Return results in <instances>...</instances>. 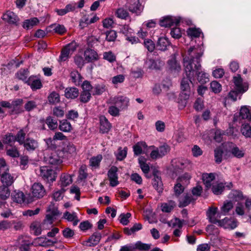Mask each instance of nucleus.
<instances>
[{
    "label": "nucleus",
    "instance_id": "nucleus-13",
    "mask_svg": "<svg viewBox=\"0 0 251 251\" xmlns=\"http://www.w3.org/2000/svg\"><path fill=\"white\" fill-rule=\"evenodd\" d=\"M117 172L118 168L116 166H112L108 171V177L112 187H115L119 184Z\"/></svg>",
    "mask_w": 251,
    "mask_h": 251
},
{
    "label": "nucleus",
    "instance_id": "nucleus-60",
    "mask_svg": "<svg viewBox=\"0 0 251 251\" xmlns=\"http://www.w3.org/2000/svg\"><path fill=\"white\" fill-rule=\"evenodd\" d=\"M92 94L90 92L82 90L79 97L80 100L83 103L87 102L90 100Z\"/></svg>",
    "mask_w": 251,
    "mask_h": 251
},
{
    "label": "nucleus",
    "instance_id": "nucleus-51",
    "mask_svg": "<svg viewBox=\"0 0 251 251\" xmlns=\"http://www.w3.org/2000/svg\"><path fill=\"white\" fill-rule=\"evenodd\" d=\"M48 99L49 102L51 104H56L60 101L59 95L54 91L50 93Z\"/></svg>",
    "mask_w": 251,
    "mask_h": 251
},
{
    "label": "nucleus",
    "instance_id": "nucleus-49",
    "mask_svg": "<svg viewBox=\"0 0 251 251\" xmlns=\"http://www.w3.org/2000/svg\"><path fill=\"white\" fill-rule=\"evenodd\" d=\"M176 204L174 201H170L168 202L163 203L161 205V210L164 212H171Z\"/></svg>",
    "mask_w": 251,
    "mask_h": 251
},
{
    "label": "nucleus",
    "instance_id": "nucleus-2",
    "mask_svg": "<svg viewBox=\"0 0 251 251\" xmlns=\"http://www.w3.org/2000/svg\"><path fill=\"white\" fill-rule=\"evenodd\" d=\"M245 154V150L239 148L231 142H224L214 150L215 162L219 164L222 161L223 156L225 159L232 157L238 159L243 158Z\"/></svg>",
    "mask_w": 251,
    "mask_h": 251
},
{
    "label": "nucleus",
    "instance_id": "nucleus-7",
    "mask_svg": "<svg viewBox=\"0 0 251 251\" xmlns=\"http://www.w3.org/2000/svg\"><path fill=\"white\" fill-rule=\"evenodd\" d=\"M40 176L45 181L48 182H52L56 177L55 171L47 166L40 168Z\"/></svg>",
    "mask_w": 251,
    "mask_h": 251
},
{
    "label": "nucleus",
    "instance_id": "nucleus-6",
    "mask_svg": "<svg viewBox=\"0 0 251 251\" xmlns=\"http://www.w3.org/2000/svg\"><path fill=\"white\" fill-rule=\"evenodd\" d=\"M50 155L49 157H45V161L52 165V166H57L62 162L61 157H62L60 152V149H57V150H54L52 148H48V151H50Z\"/></svg>",
    "mask_w": 251,
    "mask_h": 251
},
{
    "label": "nucleus",
    "instance_id": "nucleus-21",
    "mask_svg": "<svg viewBox=\"0 0 251 251\" xmlns=\"http://www.w3.org/2000/svg\"><path fill=\"white\" fill-rule=\"evenodd\" d=\"M62 143V150L59 151L60 154L63 157L67 156L69 154H73L75 152V149L73 144L69 142H61Z\"/></svg>",
    "mask_w": 251,
    "mask_h": 251
},
{
    "label": "nucleus",
    "instance_id": "nucleus-45",
    "mask_svg": "<svg viewBox=\"0 0 251 251\" xmlns=\"http://www.w3.org/2000/svg\"><path fill=\"white\" fill-rule=\"evenodd\" d=\"M46 124L51 130L56 129L58 126L57 120L51 116H49L46 118Z\"/></svg>",
    "mask_w": 251,
    "mask_h": 251
},
{
    "label": "nucleus",
    "instance_id": "nucleus-5",
    "mask_svg": "<svg viewBox=\"0 0 251 251\" xmlns=\"http://www.w3.org/2000/svg\"><path fill=\"white\" fill-rule=\"evenodd\" d=\"M77 46V44L74 41L64 46L61 50L59 60L61 61H65L68 60L76 50Z\"/></svg>",
    "mask_w": 251,
    "mask_h": 251
},
{
    "label": "nucleus",
    "instance_id": "nucleus-35",
    "mask_svg": "<svg viewBox=\"0 0 251 251\" xmlns=\"http://www.w3.org/2000/svg\"><path fill=\"white\" fill-rule=\"evenodd\" d=\"M39 23V21L38 18L34 17L24 21L23 23V27L25 29H29L36 25Z\"/></svg>",
    "mask_w": 251,
    "mask_h": 251
},
{
    "label": "nucleus",
    "instance_id": "nucleus-19",
    "mask_svg": "<svg viewBox=\"0 0 251 251\" xmlns=\"http://www.w3.org/2000/svg\"><path fill=\"white\" fill-rule=\"evenodd\" d=\"M180 20L175 17L172 16H167L164 17L160 21V25L163 27H171L172 25H177L179 23Z\"/></svg>",
    "mask_w": 251,
    "mask_h": 251
},
{
    "label": "nucleus",
    "instance_id": "nucleus-56",
    "mask_svg": "<svg viewBox=\"0 0 251 251\" xmlns=\"http://www.w3.org/2000/svg\"><path fill=\"white\" fill-rule=\"evenodd\" d=\"M193 79H191L187 77V78H183L181 81V89L182 91H187L188 92L190 91V86H189V82L192 83Z\"/></svg>",
    "mask_w": 251,
    "mask_h": 251
},
{
    "label": "nucleus",
    "instance_id": "nucleus-57",
    "mask_svg": "<svg viewBox=\"0 0 251 251\" xmlns=\"http://www.w3.org/2000/svg\"><path fill=\"white\" fill-rule=\"evenodd\" d=\"M20 143L29 151H34L38 147L37 142H20Z\"/></svg>",
    "mask_w": 251,
    "mask_h": 251
},
{
    "label": "nucleus",
    "instance_id": "nucleus-27",
    "mask_svg": "<svg viewBox=\"0 0 251 251\" xmlns=\"http://www.w3.org/2000/svg\"><path fill=\"white\" fill-rule=\"evenodd\" d=\"M85 60L88 62H92L98 59L97 53L94 50L87 49L84 52Z\"/></svg>",
    "mask_w": 251,
    "mask_h": 251
},
{
    "label": "nucleus",
    "instance_id": "nucleus-39",
    "mask_svg": "<svg viewBox=\"0 0 251 251\" xmlns=\"http://www.w3.org/2000/svg\"><path fill=\"white\" fill-rule=\"evenodd\" d=\"M233 203L229 201H225L222 206L221 207V213L223 215H227L228 212L233 208Z\"/></svg>",
    "mask_w": 251,
    "mask_h": 251
},
{
    "label": "nucleus",
    "instance_id": "nucleus-42",
    "mask_svg": "<svg viewBox=\"0 0 251 251\" xmlns=\"http://www.w3.org/2000/svg\"><path fill=\"white\" fill-rule=\"evenodd\" d=\"M185 220H181L178 218H175L172 219L168 223V226L172 227H177L181 228L183 225L185 224Z\"/></svg>",
    "mask_w": 251,
    "mask_h": 251
},
{
    "label": "nucleus",
    "instance_id": "nucleus-33",
    "mask_svg": "<svg viewBox=\"0 0 251 251\" xmlns=\"http://www.w3.org/2000/svg\"><path fill=\"white\" fill-rule=\"evenodd\" d=\"M152 183L154 189H155L158 193L162 192L163 190V184L160 176L154 175Z\"/></svg>",
    "mask_w": 251,
    "mask_h": 251
},
{
    "label": "nucleus",
    "instance_id": "nucleus-31",
    "mask_svg": "<svg viewBox=\"0 0 251 251\" xmlns=\"http://www.w3.org/2000/svg\"><path fill=\"white\" fill-rule=\"evenodd\" d=\"M78 95V89L75 87H69L65 89V96L67 99H75Z\"/></svg>",
    "mask_w": 251,
    "mask_h": 251
},
{
    "label": "nucleus",
    "instance_id": "nucleus-22",
    "mask_svg": "<svg viewBox=\"0 0 251 251\" xmlns=\"http://www.w3.org/2000/svg\"><path fill=\"white\" fill-rule=\"evenodd\" d=\"M8 155L12 157H17L19 156V152L15 146H13L12 142H3Z\"/></svg>",
    "mask_w": 251,
    "mask_h": 251
},
{
    "label": "nucleus",
    "instance_id": "nucleus-43",
    "mask_svg": "<svg viewBox=\"0 0 251 251\" xmlns=\"http://www.w3.org/2000/svg\"><path fill=\"white\" fill-rule=\"evenodd\" d=\"M169 44V41L167 38L165 37H161L159 38L158 40L157 47L159 50H165L167 49V48Z\"/></svg>",
    "mask_w": 251,
    "mask_h": 251
},
{
    "label": "nucleus",
    "instance_id": "nucleus-59",
    "mask_svg": "<svg viewBox=\"0 0 251 251\" xmlns=\"http://www.w3.org/2000/svg\"><path fill=\"white\" fill-rule=\"evenodd\" d=\"M191 176L188 173H185L177 179V182L183 185H187L189 182Z\"/></svg>",
    "mask_w": 251,
    "mask_h": 251
},
{
    "label": "nucleus",
    "instance_id": "nucleus-26",
    "mask_svg": "<svg viewBox=\"0 0 251 251\" xmlns=\"http://www.w3.org/2000/svg\"><path fill=\"white\" fill-rule=\"evenodd\" d=\"M2 19L10 24H16L18 21V17L13 12L8 11L4 13Z\"/></svg>",
    "mask_w": 251,
    "mask_h": 251
},
{
    "label": "nucleus",
    "instance_id": "nucleus-38",
    "mask_svg": "<svg viewBox=\"0 0 251 251\" xmlns=\"http://www.w3.org/2000/svg\"><path fill=\"white\" fill-rule=\"evenodd\" d=\"M28 74L29 71L27 69H21L16 73L15 76L19 80H22L25 83V81L28 79Z\"/></svg>",
    "mask_w": 251,
    "mask_h": 251
},
{
    "label": "nucleus",
    "instance_id": "nucleus-62",
    "mask_svg": "<svg viewBox=\"0 0 251 251\" xmlns=\"http://www.w3.org/2000/svg\"><path fill=\"white\" fill-rule=\"evenodd\" d=\"M126 148H125L123 150L121 148H120L116 154L117 159L119 160H122L126 157Z\"/></svg>",
    "mask_w": 251,
    "mask_h": 251
},
{
    "label": "nucleus",
    "instance_id": "nucleus-29",
    "mask_svg": "<svg viewBox=\"0 0 251 251\" xmlns=\"http://www.w3.org/2000/svg\"><path fill=\"white\" fill-rule=\"evenodd\" d=\"M63 217L69 222H73L74 226H76L79 221L76 213L75 212L66 211L64 213Z\"/></svg>",
    "mask_w": 251,
    "mask_h": 251
},
{
    "label": "nucleus",
    "instance_id": "nucleus-12",
    "mask_svg": "<svg viewBox=\"0 0 251 251\" xmlns=\"http://www.w3.org/2000/svg\"><path fill=\"white\" fill-rule=\"evenodd\" d=\"M33 196L37 199L43 197L46 194V190L44 186L40 183H34L31 187Z\"/></svg>",
    "mask_w": 251,
    "mask_h": 251
},
{
    "label": "nucleus",
    "instance_id": "nucleus-20",
    "mask_svg": "<svg viewBox=\"0 0 251 251\" xmlns=\"http://www.w3.org/2000/svg\"><path fill=\"white\" fill-rule=\"evenodd\" d=\"M164 63L160 59H153L148 58L145 62L146 66L150 69L159 70L163 66Z\"/></svg>",
    "mask_w": 251,
    "mask_h": 251
},
{
    "label": "nucleus",
    "instance_id": "nucleus-50",
    "mask_svg": "<svg viewBox=\"0 0 251 251\" xmlns=\"http://www.w3.org/2000/svg\"><path fill=\"white\" fill-rule=\"evenodd\" d=\"M192 164L190 160L181 159L178 160V164L177 165V166L181 169L185 168L189 169L192 168Z\"/></svg>",
    "mask_w": 251,
    "mask_h": 251
},
{
    "label": "nucleus",
    "instance_id": "nucleus-52",
    "mask_svg": "<svg viewBox=\"0 0 251 251\" xmlns=\"http://www.w3.org/2000/svg\"><path fill=\"white\" fill-rule=\"evenodd\" d=\"M10 190L8 186H0V198L5 200L9 198L10 196Z\"/></svg>",
    "mask_w": 251,
    "mask_h": 251
},
{
    "label": "nucleus",
    "instance_id": "nucleus-28",
    "mask_svg": "<svg viewBox=\"0 0 251 251\" xmlns=\"http://www.w3.org/2000/svg\"><path fill=\"white\" fill-rule=\"evenodd\" d=\"M12 200L19 204L23 203L25 201V196L24 194L20 191H14L11 195Z\"/></svg>",
    "mask_w": 251,
    "mask_h": 251
},
{
    "label": "nucleus",
    "instance_id": "nucleus-25",
    "mask_svg": "<svg viewBox=\"0 0 251 251\" xmlns=\"http://www.w3.org/2000/svg\"><path fill=\"white\" fill-rule=\"evenodd\" d=\"M215 176L214 173H204L202 174V179L205 187L209 189L212 185V183L215 182L214 180Z\"/></svg>",
    "mask_w": 251,
    "mask_h": 251
},
{
    "label": "nucleus",
    "instance_id": "nucleus-17",
    "mask_svg": "<svg viewBox=\"0 0 251 251\" xmlns=\"http://www.w3.org/2000/svg\"><path fill=\"white\" fill-rule=\"evenodd\" d=\"M233 82L235 85V89L239 93H243L245 92L248 89V86L243 83V80L240 75H238L233 77Z\"/></svg>",
    "mask_w": 251,
    "mask_h": 251
},
{
    "label": "nucleus",
    "instance_id": "nucleus-9",
    "mask_svg": "<svg viewBox=\"0 0 251 251\" xmlns=\"http://www.w3.org/2000/svg\"><path fill=\"white\" fill-rule=\"evenodd\" d=\"M111 100L113 104L121 110L126 109L129 105V99L124 96L115 97L112 98Z\"/></svg>",
    "mask_w": 251,
    "mask_h": 251
},
{
    "label": "nucleus",
    "instance_id": "nucleus-63",
    "mask_svg": "<svg viewBox=\"0 0 251 251\" xmlns=\"http://www.w3.org/2000/svg\"><path fill=\"white\" fill-rule=\"evenodd\" d=\"M210 88L211 91L215 93H218L222 90L221 84L216 81H213L210 83Z\"/></svg>",
    "mask_w": 251,
    "mask_h": 251
},
{
    "label": "nucleus",
    "instance_id": "nucleus-58",
    "mask_svg": "<svg viewBox=\"0 0 251 251\" xmlns=\"http://www.w3.org/2000/svg\"><path fill=\"white\" fill-rule=\"evenodd\" d=\"M241 131L247 137H251V126L248 124L242 125Z\"/></svg>",
    "mask_w": 251,
    "mask_h": 251
},
{
    "label": "nucleus",
    "instance_id": "nucleus-3",
    "mask_svg": "<svg viewBox=\"0 0 251 251\" xmlns=\"http://www.w3.org/2000/svg\"><path fill=\"white\" fill-rule=\"evenodd\" d=\"M48 211L50 212L51 215L48 214L46 216L47 220L43 223L36 221L31 224L30 226L31 230L35 235L41 234L42 230L46 229L45 226L47 222L48 221L51 224L53 217L57 215L59 213L58 210L54 207L53 205H50L49 206Z\"/></svg>",
    "mask_w": 251,
    "mask_h": 251
},
{
    "label": "nucleus",
    "instance_id": "nucleus-34",
    "mask_svg": "<svg viewBox=\"0 0 251 251\" xmlns=\"http://www.w3.org/2000/svg\"><path fill=\"white\" fill-rule=\"evenodd\" d=\"M1 181L3 186L9 187L13 183L14 179L13 176L10 174L5 173L2 174L1 176Z\"/></svg>",
    "mask_w": 251,
    "mask_h": 251
},
{
    "label": "nucleus",
    "instance_id": "nucleus-16",
    "mask_svg": "<svg viewBox=\"0 0 251 251\" xmlns=\"http://www.w3.org/2000/svg\"><path fill=\"white\" fill-rule=\"evenodd\" d=\"M56 243V241H52L50 239L42 236L35 238L33 240L32 244L35 246L48 247L53 246Z\"/></svg>",
    "mask_w": 251,
    "mask_h": 251
},
{
    "label": "nucleus",
    "instance_id": "nucleus-47",
    "mask_svg": "<svg viewBox=\"0 0 251 251\" xmlns=\"http://www.w3.org/2000/svg\"><path fill=\"white\" fill-rule=\"evenodd\" d=\"M102 159V156L100 154L92 157L89 161L90 165L93 168H98Z\"/></svg>",
    "mask_w": 251,
    "mask_h": 251
},
{
    "label": "nucleus",
    "instance_id": "nucleus-23",
    "mask_svg": "<svg viewBox=\"0 0 251 251\" xmlns=\"http://www.w3.org/2000/svg\"><path fill=\"white\" fill-rule=\"evenodd\" d=\"M218 211L217 207H209L206 212V215L209 222L213 224H217L219 220L216 218V214Z\"/></svg>",
    "mask_w": 251,
    "mask_h": 251
},
{
    "label": "nucleus",
    "instance_id": "nucleus-61",
    "mask_svg": "<svg viewBox=\"0 0 251 251\" xmlns=\"http://www.w3.org/2000/svg\"><path fill=\"white\" fill-rule=\"evenodd\" d=\"M105 91V87L101 85H97L93 87L92 94L93 95H100Z\"/></svg>",
    "mask_w": 251,
    "mask_h": 251
},
{
    "label": "nucleus",
    "instance_id": "nucleus-40",
    "mask_svg": "<svg viewBox=\"0 0 251 251\" xmlns=\"http://www.w3.org/2000/svg\"><path fill=\"white\" fill-rule=\"evenodd\" d=\"M196 200L191 195H186L179 200V206L185 207Z\"/></svg>",
    "mask_w": 251,
    "mask_h": 251
},
{
    "label": "nucleus",
    "instance_id": "nucleus-15",
    "mask_svg": "<svg viewBox=\"0 0 251 251\" xmlns=\"http://www.w3.org/2000/svg\"><path fill=\"white\" fill-rule=\"evenodd\" d=\"M25 83L30 86L33 91L40 89L43 86L41 80L36 76L34 75L29 77L25 81Z\"/></svg>",
    "mask_w": 251,
    "mask_h": 251
},
{
    "label": "nucleus",
    "instance_id": "nucleus-55",
    "mask_svg": "<svg viewBox=\"0 0 251 251\" xmlns=\"http://www.w3.org/2000/svg\"><path fill=\"white\" fill-rule=\"evenodd\" d=\"M151 244H145L141 241L137 242L134 245V248L140 251H147L150 249Z\"/></svg>",
    "mask_w": 251,
    "mask_h": 251
},
{
    "label": "nucleus",
    "instance_id": "nucleus-37",
    "mask_svg": "<svg viewBox=\"0 0 251 251\" xmlns=\"http://www.w3.org/2000/svg\"><path fill=\"white\" fill-rule=\"evenodd\" d=\"M70 77L72 82L75 85L79 86L82 81V77L77 71H73L70 74Z\"/></svg>",
    "mask_w": 251,
    "mask_h": 251
},
{
    "label": "nucleus",
    "instance_id": "nucleus-24",
    "mask_svg": "<svg viewBox=\"0 0 251 251\" xmlns=\"http://www.w3.org/2000/svg\"><path fill=\"white\" fill-rule=\"evenodd\" d=\"M143 7L140 3L139 0H132V3L128 6L129 10L135 13L136 15H139L142 12Z\"/></svg>",
    "mask_w": 251,
    "mask_h": 251
},
{
    "label": "nucleus",
    "instance_id": "nucleus-4",
    "mask_svg": "<svg viewBox=\"0 0 251 251\" xmlns=\"http://www.w3.org/2000/svg\"><path fill=\"white\" fill-rule=\"evenodd\" d=\"M245 119L251 121V108L247 106L241 107L240 112L234 114L233 122L234 124L238 126V123H242V120Z\"/></svg>",
    "mask_w": 251,
    "mask_h": 251
},
{
    "label": "nucleus",
    "instance_id": "nucleus-54",
    "mask_svg": "<svg viewBox=\"0 0 251 251\" xmlns=\"http://www.w3.org/2000/svg\"><path fill=\"white\" fill-rule=\"evenodd\" d=\"M201 33L200 28H189L187 31V35L191 38H197L200 36Z\"/></svg>",
    "mask_w": 251,
    "mask_h": 251
},
{
    "label": "nucleus",
    "instance_id": "nucleus-8",
    "mask_svg": "<svg viewBox=\"0 0 251 251\" xmlns=\"http://www.w3.org/2000/svg\"><path fill=\"white\" fill-rule=\"evenodd\" d=\"M218 225L225 229H233L237 226V221L233 218L226 217L224 219L219 220Z\"/></svg>",
    "mask_w": 251,
    "mask_h": 251
},
{
    "label": "nucleus",
    "instance_id": "nucleus-53",
    "mask_svg": "<svg viewBox=\"0 0 251 251\" xmlns=\"http://www.w3.org/2000/svg\"><path fill=\"white\" fill-rule=\"evenodd\" d=\"M59 129L64 132H69L72 129L71 124L67 120H63L60 121Z\"/></svg>",
    "mask_w": 251,
    "mask_h": 251
},
{
    "label": "nucleus",
    "instance_id": "nucleus-11",
    "mask_svg": "<svg viewBox=\"0 0 251 251\" xmlns=\"http://www.w3.org/2000/svg\"><path fill=\"white\" fill-rule=\"evenodd\" d=\"M167 68L170 72L174 74H178L181 70V65L176 60L175 55L168 60Z\"/></svg>",
    "mask_w": 251,
    "mask_h": 251
},
{
    "label": "nucleus",
    "instance_id": "nucleus-18",
    "mask_svg": "<svg viewBox=\"0 0 251 251\" xmlns=\"http://www.w3.org/2000/svg\"><path fill=\"white\" fill-rule=\"evenodd\" d=\"M100 131L102 133H107L111 129L112 126L108 119L103 115L99 117Z\"/></svg>",
    "mask_w": 251,
    "mask_h": 251
},
{
    "label": "nucleus",
    "instance_id": "nucleus-64",
    "mask_svg": "<svg viewBox=\"0 0 251 251\" xmlns=\"http://www.w3.org/2000/svg\"><path fill=\"white\" fill-rule=\"evenodd\" d=\"M120 108L115 105L110 106L108 107V112L112 116L117 117L120 115Z\"/></svg>",
    "mask_w": 251,
    "mask_h": 251
},
{
    "label": "nucleus",
    "instance_id": "nucleus-36",
    "mask_svg": "<svg viewBox=\"0 0 251 251\" xmlns=\"http://www.w3.org/2000/svg\"><path fill=\"white\" fill-rule=\"evenodd\" d=\"M148 147L145 142H137V144L133 147V151L136 155H139L141 153L146 154L144 150H147Z\"/></svg>",
    "mask_w": 251,
    "mask_h": 251
},
{
    "label": "nucleus",
    "instance_id": "nucleus-32",
    "mask_svg": "<svg viewBox=\"0 0 251 251\" xmlns=\"http://www.w3.org/2000/svg\"><path fill=\"white\" fill-rule=\"evenodd\" d=\"M146 151V154L150 153V157L152 159H156L161 157L158 148H155L154 147L151 146L148 147L147 150H144Z\"/></svg>",
    "mask_w": 251,
    "mask_h": 251
},
{
    "label": "nucleus",
    "instance_id": "nucleus-14",
    "mask_svg": "<svg viewBox=\"0 0 251 251\" xmlns=\"http://www.w3.org/2000/svg\"><path fill=\"white\" fill-rule=\"evenodd\" d=\"M26 131L24 129L19 130L16 136L12 133L6 134L4 137L5 141H25Z\"/></svg>",
    "mask_w": 251,
    "mask_h": 251
},
{
    "label": "nucleus",
    "instance_id": "nucleus-1",
    "mask_svg": "<svg viewBox=\"0 0 251 251\" xmlns=\"http://www.w3.org/2000/svg\"><path fill=\"white\" fill-rule=\"evenodd\" d=\"M203 54V50L200 47H190L187 53L183 56V64L185 72L190 80L197 78L201 83L208 81V75L201 70L200 64L201 57Z\"/></svg>",
    "mask_w": 251,
    "mask_h": 251
},
{
    "label": "nucleus",
    "instance_id": "nucleus-30",
    "mask_svg": "<svg viewBox=\"0 0 251 251\" xmlns=\"http://www.w3.org/2000/svg\"><path fill=\"white\" fill-rule=\"evenodd\" d=\"M72 183V178L71 175L64 174L61 176L60 185L62 189H65V187L70 185Z\"/></svg>",
    "mask_w": 251,
    "mask_h": 251
},
{
    "label": "nucleus",
    "instance_id": "nucleus-41",
    "mask_svg": "<svg viewBox=\"0 0 251 251\" xmlns=\"http://www.w3.org/2000/svg\"><path fill=\"white\" fill-rule=\"evenodd\" d=\"M138 161L142 171L145 174L146 176L149 177L148 174L150 171V167L149 165L146 163V159L143 157H140L138 159Z\"/></svg>",
    "mask_w": 251,
    "mask_h": 251
},
{
    "label": "nucleus",
    "instance_id": "nucleus-44",
    "mask_svg": "<svg viewBox=\"0 0 251 251\" xmlns=\"http://www.w3.org/2000/svg\"><path fill=\"white\" fill-rule=\"evenodd\" d=\"M101 235L99 232L94 233L89 239L88 242L90 243V246L97 245L101 239Z\"/></svg>",
    "mask_w": 251,
    "mask_h": 251
},
{
    "label": "nucleus",
    "instance_id": "nucleus-10",
    "mask_svg": "<svg viewBox=\"0 0 251 251\" xmlns=\"http://www.w3.org/2000/svg\"><path fill=\"white\" fill-rule=\"evenodd\" d=\"M232 186L233 185L231 182H229L226 185V183H224L222 182L216 181L212 183V185L210 188H211L212 192L215 195H219L222 194L225 186L230 189L232 187Z\"/></svg>",
    "mask_w": 251,
    "mask_h": 251
},
{
    "label": "nucleus",
    "instance_id": "nucleus-46",
    "mask_svg": "<svg viewBox=\"0 0 251 251\" xmlns=\"http://www.w3.org/2000/svg\"><path fill=\"white\" fill-rule=\"evenodd\" d=\"M229 198L237 201L242 200L243 195L242 193L239 190H232L229 194Z\"/></svg>",
    "mask_w": 251,
    "mask_h": 251
},
{
    "label": "nucleus",
    "instance_id": "nucleus-48",
    "mask_svg": "<svg viewBox=\"0 0 251 251\" xmlns=\"http://www.w3.org/2000/svg\"><path fill=\"white\" fill-rule=\"evenodd\" d=\"M53 30L56 33L60 35H63L67 32V29L64 25L59 24H54L51 25Z\"/></svg>",
    "mask_w": 251,
    "mask_h": 251
}]
</instances>
